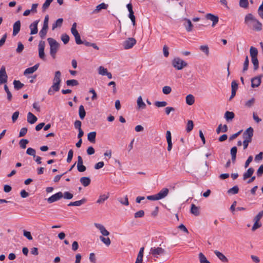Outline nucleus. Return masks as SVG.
<instances>
[{
    "mask_svg": "<svg viewBox=\"0 0 263 263\" xmlns=\"http://www.w3.org/2000/svg\"><path fill=\"white\" fill-rule=\"evenodd\" d=\"M263 216V210L258 213L254 218V221H259Z\"/></svg>",
    "mask_w": 263,
    "mask_h": 263,
    "instance_id": "63",
    "label": "nucleus"
},
{
    "mask_svg": "<svg viewBox=\"0 0 263 263\" xmlns=\"http://www.w3.org/2000/svg\"><path fill=\"white\" fill-rule=\"evenodd\" d=\"M47 41L50 45V54L53 59H55L56 53L60 47V44L53 38L49 37L47 39Z\"/></svg>",
    "mask_w": 263,
    "mask_h": 263,
    "instance_id": "4",
    "label": "nucleus"
},
{
    "mask_svg": "<svg viewBox=\"0 0 263 263\" xmlns=\"http://www.w3.org/2000/svg\"><path fill=\"white\" fill-rule=\"evenodd\" d=\"M239 191V188L237 186H234L233 187L229 189L228 191V193L229 194H236L238 193Z\"/></svg>",
    "mask_w": 263,
    "mask_h": 263,
    "instance_id": "49",
    "label": "nucleus"
},
{
    "mask_svg": "<svg viewBox=\"0 0 263 263\" xmlns=\"http://www.w3.org/2000/svg\"><path fill=\"white\" fill-rule=\"evenodd\" d=\"M21 29V22L20 20L17 21L14 23L13 25V35H16L20 31Z\"/></svg>",
    "mask_w": 263,
    "mask_h": 263,
    "instance_id": "12",
    "label": "nucleus"
},
{
    "mask_svg": "<svg viewBox=\"0 0 263 263\" xmlns=\"http://www.w3.org/2000/svg\"><path fill=\"white\" fill-rule=\"evenodd\" d=\"M19 114L20 112L18 111H16L13 114L12 116V120L13 123L15 122V121L17 120L19 116Z\"/></svg>",
    "mask_w": 263,
    "mask_h": 263,
    "instance_id": "61",
    "label": "nucleus"
},
{
    "mask_svg": "<svg viewBox=\"0 0 263 263\" xmlns=\"http://www.w3.org/2000/svg\"><path fill=\"white\" fill-rule=\"evenodd\" d=\"M252 62L254 66V70H257L258 68V61L257 58H251Z\"/></svg>",
    "mask_w": 263,
    "mask_h": 263,
    "instance_id": "52",
    "label": "nucleus"
},
{
    "mask_svg": "<svg viewBox=\"0 0 263 263\" xmlns=\"http://www.w3.org/2000/svg\"><path fill=\"white\" fill-rule=\"evenodd\" d=\"M4 89L7 94V98H8V100L11 101V99H12V94H11V92L10 91V90H9V88L7 85H4Z\"/></svg>",
    "mask_w": 263,
    "mask_h": 263,
    "instance_id": "55",
    "label": "nucleus"
},
{
    "mask_svg": "<svg viewBox=\"0 0 263 263\" xmlns=\"http://www.w3.org/2000/svg\"><path fill=\"white\" fill-rule=\"evenodd\" d=\"M123 46L125 49H128L132 48V37H128L123 43Z\"/></svg>",
    "mask_w": 263,
    "mask_h": 263,
    "instance_id": "32",
    "label": "nucleus"
},
{
    "mask_svg": "<svg viewBox=\"0 0 263 263\" xmlns=\"http://www.w3.org/2000/svg\"><path fill=\"white\" fill-rule=\"evenodd\" d=\"M239 6L243 8H247L248 7L249 3L248 0H239Z\"/></svg>",
    "mask_w": 263,
    "mask_h": 263,
    "instance_id": "45",
    "label": "nucleus"
},
{
    "mask_svg": "<svg viewBox=\"0 0 263 263\" xmlns=\"http://www.w3.org/2000/svg\"><path fill=\"white\" fill-rule=\"evenodd\" d=\"M249 60L248 57L247 55L245 58V60L243 63V72L247 71L248 69Z\"/></svg>",
    "mask_w": 263,
    "mask_h": 263,
    "instance_id": "53",
    "label": "nucleus"
},
{
    "mask_svg": "<svg viewBox=\"0 0 263 263\" xmlns=\"http://www.w3.org/2000/svg\"><path fill=\"white\" fill-rule=\"evenodd\" d=\"M254 170L252 167H250L248 169L247 172L245 173L243 175V179L244 180H246L247 178L251 177L253 174L254 173Z\"/></svg>",
    "mask_w": 263,
    "mask_h": 263,
    "instance_id": "22",
    "label": "nucleus"
},
{
    "mask_svg": "<svg viewBox=\"0 0 263 263\" xmlns=\"http://www.w3.org/2000/svg\"><path fill=\"white\" fill-rule=\"evenodd\" d=\"M261 83L260 77H255L251 80V86L252 87H256L260 85Z\"/></svg>",
    "mask_w": 263,
    "mask_h": 263,
    "instance_id": "17",
    "label": "nucleus"
},
{
    "mask_svg": "<svg viewBox=\"0 0 263 263\" xmlns=\"http://www.w3.org/2000/svg\"><path fill=\"white\" fill-rule=\"evenodd\" d=\"M143 252H144V248L142 247L140 248L139 253L138 254L137 257L136 258V260L135 263H142L143 261Z\"/></svg>",
    "mask_w": 263,
    "mask_h": 263,
    "instance_id": "21",
    "label": "nucleus"
},
{
    "mask_svg": "<svg viewBox=\"0 0 263 263\" xmlns=\"http://www.w3.org/2000/svg\"><path fill=\"white\" fill-rule=\"evenodd\" d=\"M108 72L106 68L103 66H100L99 68V74L102 76H105L106 73Z\"/></svg>",
    "mask_w": 263,
    "mask_h": 263,
    "instance_id": "56",
    "label": "nucleus"
},
{
    "mask_svg": "<svg viewBox=\"0 0 263 263\" xmlns=\"http://www.w3.org/2000/svg\"><path fill=\"white\" fill-rule=\"evenodd\" d=\"M200 208L196 206L194 204L191 205V213L195 216H198L200 214Z\"/></svg>",
    "mask_w": 263,
    "mask_h": 263,
    "instance_id": "23",
    "label": "nucleus"
},
{
    "mask_svg": "<svg viewBox=\"0 0 263 263\" xmlns=\"http://www.w3.org/2000/svg\"><path fill=\"white\" fill-rule=\"evenodd\" d=\"M61 39L64 44H67L69 41V36L66 33L62 34Z\"/></svg>",
    "mask_w": 263,
    "mask_h": 263,
    "instance_id": "43",
    "label": "nucleus"
},
{
    "mask_svg": "<svg viewBox=\"0 0 263 263\" xmlns=\"http://www.w3.org/2000/svg\"><path fill=\"white\" fill-rule=\"evenodd\" d=\"M8 76L6 72L5 67L2 66L0 69V85L7 82Z\"/></svg>",
    "mask_w": 263,
    "mask_h": 263,
    "instance_id": "7",
    "label": "nucleus"
},
{
    "mask_svg": "<svg viewBox=\"0 0 263 263\" xmlns=\"http://www.w3.org/2000/svg\"><path fill=\"white\" fill-rule=\"evenodd\" d=\"M14 87L16 90L21 89L24 86V84L22 83L19 80H14L13 81Z\"/></svg>",
    "mask_w": 263,
    "mask_h": 263,
    "instance_id": "35",
    "label": "nucleus"
},
{
    "mask_svg": "<svg viewBox=\"0 0 263 263\" xmlns=\"http://www.w3.org/2000/svg\"><path fill=\"white\" fill-rule=\"evenodd\" d=\"M251 58H257L258 50L256 48L251 46L250 49Z\"/></svg>",
    "mask_w": 263,
    "mask_h": 263,
    "instance_id": "31",
    "label": "nucleus"
},
{
    "mask_svg": "<svg viewBox=\"0 0 263 263\" xmlns=\"http://www.w3.org/2000/svg\"><path fill=\"white\" fill-rule=\"evenodd\" d=\"M96 132H91L88 134L87 139L91 143H94L96 142Z\"/></svg>",
    "mask_w": 263,
    "mask_h": 263,
    "instance_id": "28",
    "label": "nucleus"
},
{
    "mask_svg": "<svg viewBox=\"0 0 263 263\" xmlns=\"http://www.w3.org/2000/svg\"><path fill=\"white\" fill-rule=\"evenodd\" d=\"M53 0H46L42 6V11L45 12L49 7L50 4Z\"/></svg>",
    "mask_w": 263,
    "mask_h": 263,
    "instance_id": "40",
    "label": "nucleus"
},
{
    "mask_svg": "<svg viewBox=\"0 0 263 263\" xmlns=\"http://www.w3.org/2000/svg\"><path fill=\"white\" fill-rule=\"evenodd\" d=\"M80 181L84 186L86 187L90 184L91 180L88 177H82L80 178Z\"/></svg>",
    "mask_w": 263,
    "mask_h": 263,
    "instance_id": "19",
    "label": "nucleus"
},
{
    "mask_svg": "<svg viewBox=\"0 0 263 263\" xmlns=\"http://www.w3.org/2000/svg\"><path fill=\"white\" fill-rule=\"evenodd\" d=\"M144 215V212L143 210H140L138 212L135 213V218L142 217Z\"/></svg>",
    "mask_w": 263,
    "mask_h": 263,
    "instance_id": "64",
    "label": "nucleus"
},
{
    "mask_svg": "<svg viewBox=\"0 0 263 263\" xmlns=\"http://www.w3.org/2000/svg\"><path fill=\"white\" fill-rule=\"evenodd\" d=\"M173 66L177 70H181L187 66V64L179 58H175L172 61Z\"/></svg>",
    "mask_w": 263,
    "mask_h": 263,
    "instance_id": "5",
    "label": "nucleus"
},
{
    "mask_svg": "<svg viewBox=\"0 0 263 263\" xmlns=\"http://www.w3.org/2000/svg\"><path fill=\"white\" fill-rule=\"evenodd\" d=\"M79 115L80 118L82 120H83L85 117L86 112L84 109V107L82 105H80L79 107Z\"/></svg>",
    "mask_w": 263,
    "mask_h": 263,
    "instance_id": "34",
    "label": "nucleus"
},
{
    "mask_svg": "<svg viewBox=\"0 0 263 263\" xmlns=\"http://www.w3.org/2000/svg\"><path fill=\"white\" fill-rule=\"evenodd\" d=\"M73 155V152L72 149H70L68 153V156L67 158V162L69 163L71 161Z\"/></svg>",
    "mask_w": 263,
    "mask_h": 263,
    "instance_id": "57",
    "label": "nucleus"
},
{
    "mask_svg": "<svg viewBox=\"0 0 263 263\" xmlns=\"http://www.w3.org/2000/svg\"><path fill=\"white\" fill-rule=\"evenodd\" d=\"M86 202V199L85 198H83L82 199L80 200H78L76 201H74V206H79L82 205L83 204L85 203Z\"/></svg>",
    "mask_w": 263,
    "mask_h": 263,
    "instance_id": "59",
    "label": "nucleus"
},
{
    "mask_svg": "<svg viewBox=\"0 0 263 263\" xmlns=\"http://www.w3.org/2000/svg\"><path fill=\"white\" fill-rule=\"evenodd\" d=\"M149 253L154 257L158 258L159 256L164 255L165 253V251L161 247H154L151 248Z\"/></svg>",
    "mask_w": 263,
    "mask_h": 263,
    "instance_id": "6",
    "label": "nucleus"
},
{
    "mask_svg": "<svg viewBox=\"0 0 263 263\" xmlns=\"http://www.w3.org/2000/svg\"><path fill=\"white\" fill-rule=\"evenodd\" d=\"M215 254L217 256V257L222 262H228V258L223 255L222 253L220 252L217 250H215L214 251Z\"/></svg>",
    "mask_w": 263,
    "mask_h": 263,
    "instance_id": "20",
    "label": "nucleus"
},
{
    "mask_svg": "<svg viewBox=\"0 0 263 263\" xmlns=\"http://www.w3.org/2000/svg\"><path fill=\"white\" fill-rule=\"evenodd\" d=\"M66 83L68 86H75L79 85L78 81L74 79L67 80Z\"/></svg>",
    "mask_w": 263,
    "mask_h": 263,
    "instance_id": "37",
    "label": "nucleus"
},
{
    "mask_svg": "<svg viewBox=\"0 0 263 263\" xmlns=\"http://www.w3.org/2000/svg\"><path fill=\"white\" fill-rule=\"evenodd\" d=\"M27 130L28 129L26 127L22 128L19 133V137H22L24 136L27 134Z\"/></svg>",
    "mask_w": 263,
    "mask_h": 263,
    "instance_id": "62",
    "label": "nucleus"
},
{
    "mask_svg": "<svg viewBox=\"0 0 263 263\" xmlns=\"http://www.w3.org/2000/svg\"><path fill=\"white\" fill-rule=\"evenodd\" d=\"M194 127V123L193 121L189 120L187 123L186 130L187 133L190 132Z\"/></svg>",
    "mask_w": 263,
    "mask_h": 263,
    "instance_id": "42",
    "label": "nucleus"
},
{
    "mask_svg": "<svg viewBox=\"0 0 263 263\" xmlns=\"http://www.w3.org/2000/svg\"><path fill=\"white\" fill-rule=\"evenodd\" d=\"M78 171L80 172H85L86 170V167L83 164H77V165Z\"/></svg>",
    "mask_w": 263,
    "mask_h": 263,
    "instance_id": "60",
    "label": "nucleus"
},
{
    "mask_svg": "<svg viewBox=\"0 0 263 263\" xmlns=\"http://www.w3.org/2000/svg\"><path fill=\"white\" fill-rule=\"evenodd\" d=\"M83 44H84L86 46H91L95 49H99V47L95 43H91L87 41H83Z\"/></svg>",
    "mask_w": 263,
    "mask_h": 263,
    "instance_id": "48",
    "label": "nucleus"
},
{
    "mask_svg": "<svg viewBox=\"0 0 263 263\" xmlns=\"http://www.w3.org/2000/svg\"><path fill=\"white\" fill-rule=\"evenodd\" d=\"M24 48L23 44L21 42H19L17 44V47L16 49V52L18 53H21L23 49Z\"/></svg>",
    "mask_w": 263,
    "mask_h": 263,
    "instance_id": "54",
    "label": "nucleus"
},
{
    "mask_svg": "<svg viewBox=\"0 0 263 263\" xmlns=\"http://www.w3.org/2000/svg\"><path fill=\"white\" fill-rule=\"evenodd\" d=\"M37 120V118L31 112L27 114V121L30 124H34Z\"/></svg>",
    "mask_w": 263,
    "mask_h": 263,
    "instance_id": "16",
    "label": "nucleus"
},
{
    "mask_svg": "<svg viewBox=\"0 0 263 263\" xmlns=\"http://www.w3.org/2000/svg\"><path fill=\"white\" fill-rule=\"evenodd\" d=\"M237 151V149L236 146H234L231 149L230 153L232 156V161L234 163L236 160Z\"/></svg>",
    "mask_w": 263,
    "mask_h": 263,
    "instance_id": "30",
    "label": "nucleus"
},
{
    "mask_svg": "<svg viewBox=\"0 0 263 263\" xmlns=\"http://www.w3.org/2000/svg\"><path fill=\"white\" fill-rule=\"evenodd\" d=\"M234 117L235 114L233 112L227 111L224 114V118L228 122L232 121Z\"/></svg>",
    "mask_w": 263,
    "mask_h": 263,
    "instance_id": "24",
    "label": "nucleus"
},
{
    "mask_svg": "<svg viewBox=\"0 0 263 263\" xmlns=\"http://www.w3.org/2000/svg\"><path fill=\"white\" fill-rule=\"evenodd\" d=\"M172 91V88L170 86H165L162 88V92L165 95H168Z\"/></svg>",
    "mask_w": 263,
    "mask_h": 263,
    "instance_id": "51",
    "label": "nucleus"
},
{
    "mask_svg": "<svg viewBox=\"0 0 263 263\" xmlns=\"http://www.w3.org/2000/svg\"><path fill=\"white\" fill-rule=\"evenodd\" d=\"M245 23L248 26L252 24L253 29L255 31H260L262 29V24L251 13L247 14L245 18Z\"/></svg>",
    "mask_w": 263,
    "mask_h": 263,
    "instance_id": "2",
    "label": "nucleus"
},
{
    "mask_svg": "<svg viewBox=\"0 0 263 263\" xmlns=\"http://www.w3.org/2000/svg\"><path fill=\"white\" fill-rule=\"evenodd\" d=\"M63 194V197L66 199H71L73 198V194L69 192H65Z\"/></svg>",
    "mask_w": 263,
    "mask_h": 263,
    "instance_id": "58",
    "label": "nucleus"
},
{
    "mask_svg": "<svg viewBox=\"0 0 263 263\" xmlns=\"http://www.w3.org/2000/svg\"><path fill=\"white\" fill-rule=\"evenodd\" d=\"M48 27L43 26L42 29L39 32V35L42 39H45L47 33Z\"/></svg>",
    "mask_w": 263,
    "mask_h": 263,
    "instance_id": "29",
    "label": "nucleus"
},
{
    "mask_svg": "<svg viewBox=\"0 0 263 263\" xmlns=\"http://www.w3.org/2000/svg\"><path fill=\"white\" fill-rule=\"evenodd\" d=\"M108 5L102 3L96 7V8L93 11V13H97L100 12L102 9H106Z\"/></svg>",
    "mask_w": 263,
    "mask_h": 263,
    "instance_id": "27",
    "label": "nucleus"
},
{
    "mask_svg": "<svg viewBox=\"0 0 263 263\" xmlns=\"http://www.w3.org/2000/svg\"><path fill=\"white\" fill-rule=\"evenodd\" d=\"M61 83V73L60 71H57L54 73L52 85L48 90V94L52 95L54 94V92L58 91L60 90Z\"/></svg>",
    "mask_w": 263,
    "mask_h": 263,
    "instance_id": "1",
    "label": "nucleus"
},
{
    "mask_svg": "<svg viewBox=\"0 0 263 263\" xmlns=\"http://www.w3.org/2000/svg\"><path fill=\"white\" fill-rule=\"evenodd\" d=\"M137 110H139L141 109H144L146 108V104L143 102L141 96H139L138 98V99L137 101Z\"/></svg>",
    "mask_w": 263,
    "mask_h": 263,
    "instance_id": "13",
    "label": "nucleus"
},
{
    "mask_svg": "<svg viewBox=\"0 0 263 263\" xmlns=\"http://www.w3.org/2000/svg\"><path fill=\"white\" fill-rule=\"evenodd\" d=\"M200 50L204 52L206 55H209V48L207 45H202L200 46Z\"/></svg>",
    "mask_w": 263,
    "mask_h": 263,
    "instance_id": "44",
    "label": "nucleus"
},
{
    "mask_svg": "<svg viewBox=\"0 0 263 263\" xmlns=\"http://www.w3.org/2000/svg\"><path fill=\"white\" fill-rule=\"evenodd\" d=\"M63 22L62 18H58L52 25V30H54L57 27H61Z\"/></svg>",
    "mask_w": 263,
    "mask_h": 263,
    "instance_id": "25",
    "label": "nucleus"
},
{
    "mask_svg": "<svg viewBox=\"0 0 263 263\" xmlns=\"http://www.w3.org/2000/svg\"><path fill=\"white\" fill-rule=\"evenodd\" d=\"M26 153L28 155L33 156L34 158H35L36 157L35 150L31 147L28 148V149H27V151H26Z\"/></svg>",
    "mask_w": 263,
    "mask_h": 263,
    "instance_id": "46",
    "label": "nucleus"
},
{
    "mask_svg": "<svg viewBox=\"0 0 263 263\" xmlns=\"http://www.w3.org/2000/svg\"><path fill=\"white\" fill-rule=\"evenodd\" d=\"M169 190L167 188L162 189L158 193H157V196L159 199H161L165 198L168 194Z\"/></svg>",
    "mask_w": 263,
    "mask_h": 263,
    "instance_id": "14",
    "label": "nucleus"
},
{
    "mask_svg": "<svg viewBox=\"0 0 263 263\" xmlns=\"http://www.w3.org/2000/svg\"><path fill=\"white\" fill-rule=\"evenodd\" d=\"M39 22V21H35L30 25L29 28L30 29V34L33 35L37 33V24Z\"/></svg>",
    "mask_w": 263,
    "mask_h": 263,
    "instance_id": "11",
    "label": "nucleus"
},
{
    "mask_svg": "<svg viewBox=\"0 0 263 263\" xmlns=\"http://www.w3.org/2000/svg\"><path fill=\"white\" fill-rule=\"evenodd\" d=\"M77 24L76 23H73L71 28V32L74 37L80 34L77 30Z\"/></svg>",
    "mask_w": 263,
    "mask_h": 263,
    "instance_id": "38",
    "label": "nucleus"
},
{
    "mask_svg": "<svg viewBox=\"0 0 263 263\" xmlns=\"http://www.w3.org/2000/svg\"><path fill=\"white\" fill-rule=\"evenodd\" d=\"M186 103L189 105H193L195 102V98L193 95L190 94L185 98Z\"/></svg>",
    "mask_w": 263,
    "mask_h": 263,
    "instance_id": "26",
    "label": "nucleus"
},
{
    "mask_svg": "<svg viewBox=\"0 0 263 263\" xmlns=\"http://www.w3.org/2000/svg\"><path fill=\"white\" fill-rule=\"evenodd\" d=\"M199 259L200 263H210L202 253L199 254Z\"/></svg>",
    "mask_w": 263,
    "mask_h": 263,
    "instance_id": "39",
    "label": "nucleus"
},
{
    "mask_svg": "<svg viewBox=\"0 0 263 263\" xmlns=\"http://www.w3.org/2000/svg\"><path fill=\"white\" fill-rule=\"evenodd\" d=\"M39 65L40 64L39 63H37V64H35V65H34L33 67L27 68L24 71V74L26 75L28 74L33 73L34 72H35L37 69V68H39Z\"/></svg>",
    "mask_w": 263,
    "mask_h": 263,
    "instance_id": "15",
    "label": "nucleus"
},
{
    "mask_svg": "<svg viewBox=\"0 0 263 263\" xmlns=\"http://www.w3.org/2000/svg\"><path fill=\"white\" fill-rule=\"evenodd\" d=\"M108 198V196L106 195H102L99 196V199L97 201V203L99 204L102 203L104 202L106 199Z\"/></svg>",
    "mask_w": 263,
    "mask_h": 263,
    "instance_id": "41",
    "label": "nucleus"
},
{
    "mask_svg": "<svg viewBox=\"0 0 263 263\" xmlns=\"http://www.w3.org/2000/svg\"><path fill=\"white\" fill-rule=\"evenodd\" d=\"M251 135V137L253 136V129L252 127H250L247 128L243 134V138H246V137H248L249 134Z\"/></svg>",
    "mask_w": 263,
    "mask_h": 263,
    "instance_id": "36",
    "label": "nucleus"
},
{
    "mask_svg": "<svg viewBox=\"0 0 263 263\" xmlns=\"http://www.w3.org/2000/svg\"><path fill=\"white\" fill-rule=\"evenodd\" d=\"M29 142L27 139H21L19 142V144L20 147L22 148H25L26 147V144Z\"/></svg>",
    "mask_w": 263,
    "mask_h": 263,
    "instance_id": "50",
    "label": "nucleus"
},
{
    "mask_svg": "<svg viewBox=\"0 0 263 263\" xmlns=\"http://www.w3.org/2000/svg\"><path fill=\"white\" fill-rule=\"evenodd\" d=\"M95 226L100 231L102 236H100V239L102 242L106 246H109L110 245L111 241L109 237H105L109 235V232L106 229L105 227L100 223H95Z\"/></svg>",
    "mask_w": 263,
    "mask_h": 263,
    "instance_id": "3",
    "label": "nucleus"
},
{
    "mask_svg": "<svg viewBox=\"0 0 263 263\" xmlns=\"http://www.w3.org/2000/svg\"><path fill=\"white\" fill-rule=\"evenodd\" d=\"M228 126L227 125H224L222 126L221 124H219L216 129V133L219 134L221 132L226 133L228 131Z\"/></svg>",
    "mask_w": 263,
    "mask_h": 263,
    "instance_id": "33",
    "label": "nucleus"
},
{
    "mask_svg": "<svg viewBox=\"0 0 263 263\" xmlns=\"http://www.w3.org/2000/svg\"><path fill=\"white\" fill-rule=\"evenodd\" d=\"M63 196V194L62 192H59L53 195H52L51 197L48 198L47 199V201L49 203H53L54 202H55L60 199H61Z\"/></svg>",
    "mask_w": 263,
    "mask_h": 263,
    "instance_id": "9",
    "label": "nucleus"
},
{
    "mask_svg": "<svg viewBox=\"0 0 263 263\" xmlns=\"http://www.w3.org/2000/svg\"><path fill=\"white\" fill-rule=\"evenodd\" d=\"M205 17L206 19L210 20L212 22V27H214L215 25L218 22L219 18L217 16H216L211 13H208Z\"/></svg>",
    "mask_w": 263,
    "mask_h": 263,
    "instance_id": "10",
    "label": "nucleus"
},
{
    "mask_svg": "<svg viewBox=\"0 0 263 263\" xmlns=\"http://www.w3.org/2000/svg\"><path fill=\"white\" fill-rule=\"evenodd\" d=\"M184 20L185 21V22L184 23V26L185 27L186 31L187 32L191 31L193 26L191 21L187 18H184Z\"/></svg>",
    "mask_w": 263,
    "mask_h": 263,
    "instance_id": "18",
    "label": "nucleus"
},
{
    "mask_svg": "<svg viewBox=\"0 0 263 263\" xmlns=\"http://www.w3.org/2000/svg\"><path fill=\"white\" fill-rule=\"evenodd\" d=\"M167 105L166 101H156L155 103V105L157 107H165Z\"/></svg>",
    "mask_w": 263,
    "mask_h": 263,
    "instance_id": "47",
    "label": "nucleus"
},
{
    "mask_svg": "<svg viewBox=\"0 0 263 263\" xmlns=\"http://www.w3.org/2000/svg\"><path fill=\"white\" fill-rule=\"evenodd\" d=\"M45 46V42L41 41L39 44V57L43 60L45 59V55L44 52V49Z\"/></svg>",
    "mask_w": 263,
    "mask_h": 263,
    "instance_id": "8",
    "label": "nucleus"
}]
</instances>
